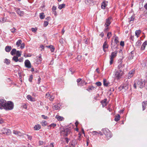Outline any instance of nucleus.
Wrapping results in <instances>:
<instances>
[{
	"label": "nucleus",
	"instance_id": "obj_1",
	"mask_svg": "<svg viewBox=\"0 0 147 147\" xmlns=\"http://www.w3.org/2000/svg\"><path fill=\"white\" fill-rule=\"evenodd\" d=\"M70 129L67 128H63L61 129L60 133L61 135L66 137L70 133Z\"/></svg>",
	"mask_w": 147,
	"mask_h": 147
},
{
	"label": "nucleus",
	"instance_id": "obj_2",
	"mask_svg": "<svg viewBox=\"0 0 147 147\" xmlns=\"http://www.w3.org/2000/svg\"><path fill=\"white\" fill-rule=\"evenodd\" d=\"M13 102L11 101L7 102L6 106L4 107V109L6 110H11L13 108Z\"/></svg>",
	"mask_w": 147,
	"mask_h": 147
},
{
	"label": "nucleus",
	"instance_id": "obj_3",
	"mask_svg": "<svg viewBox=\"0 0 147 147\" xmlns=\"http://www.w3.org/2000/svg\"><path fill=\"white\" fill-rule=\"evenodd\" d=\"M123 74V72L121 70L116 71L115 74V76L117 80L120 79Z\"/></svg>",
	"mask_w": 147,
	"mask_h": 147
},
{
	"label": "nucleus",
	"instance_id": "obj_4",
	"mask_svg": "<svg viewBox=\"0 0 147 147\" xmlns=\"http://www.w3.org/2000/svg\"><path fill=\"white\" fill-rule=\"evenodd\" d=\"M117 51H115L114 52H112L111 53V55L110 56V64H112L113 62V59L117 56Z\"/></svg>",
	"mask_w": 147,
	"mask_h": 147
},
{
	"label": "nucleus",
	"instance_id": "obj_5",
	"mask_svg": "<svg viewBox=\"0 0 147 147\" xmlns=\"http://www.w3.org/2000/svg\"><path fill=\"white\" fill-rule=\"evenodd\" d=\"M137 82L138 86H139V88H142L144 86L146 82L145 80H138Z\"/></svg>",
	"mask_w": 147,
	"mask_h": 147
},
{
	"label": "nucleus",
	"instance_id": "obj_6",
	"mask_svg": "<svg viewBox=\"0 0 147 147\" xmlns=\"http://www.w3.org/2000/svg\"><path fill=\"white\" fill-rule=\"evenodd\" d=\"M45 96L46 98H48L49 96V98L50 101H53L55 98L54 96L53 95V94H51V93L48 92Z\"/></svg>",
	"mask_w": 147,
	"mask_h": 147
},
{
	"label": "nucleus",
	"instance_id": "obj_7",
	"mask_svg": "<svg viewBox=\"0 0 147 147\" xmlns=\"http://www.w3.org/2000/svg\"><path fill=\"white\" fill-rule=\"evenodd\" d=\"M7 102L4 100H0V105L1 107H0V109H3L2 107H3L4 109V107H5V106H6Z\"/></svg>",
	"mask_w": 147,
	"mask_h": 147
},
{
	"label": "nucleus",
	"instance_id": "obj_8",
	"mask_svg": "<svg viewBox=\"0 0 147 147\" xmlns=\"http://www.w3.org/2000/svg\"><path fill=\"white\" fill-rule=\"evenodd\" d=\"M1 131L3 134H5L6 135H9L11 134V131L9 129L4 128Z\"/></svg>",
	"mask_w": 147,
	"mask_h": 147
},
{
	"label": "nucleus",
	"instance_id": "obj_9",
	"mask_svg": "<svg viewBox=\"0 0 147 147\" xmlns=\"http://www.w3.org/2000/svg\"><path fill=\"white\" fill-rule=\"evenodd\" d=\"M128 86L127 84H124L120 86L118 88V89L120 90H121L122 89H124V91H125V90L128 89Z\"/></svg>",
	"mask_w": 147,
	"mask_h": 147
},
{
	"label": "nucleus",
	"instance_id": "obj_10",
	"mask_svg": "<svg viewBox=\"0 0 147 147\" xmlns=\"http://www.w3.org/2000/svg\"><path fill=\"white\" fill-rule=\"evenodd\" d=\"M111 17H109L106 19V22L105 24V27H108L111 24Z\"/></svg>",
	"mask_w": 147,
	"mask_h": 147
},
{
	"label": "nucleus",
	"instance_id": "obj_11",
	"mask_svg": "<svg viewBox=\"0 0 147 147\" xmlns=\"http://www.w3.org/2000/svg\"><path fill=\"white\" fill-rule=\"evenodd\" d=\"M118 45L116 44V43L112 42L111 45L112 51H113L114 49H117Z\"/></svg>",
	"mask_w": 147,
	"mask_h": 147
},
{
	"label": "nucleus",
	"instance_id": "obj_12",
	"mask_svg": "<svg viewBox=\"0 0 147 147\" xmlns=\"http://www.w3.org/2000/svg\"><path fill=\"white\" fill-rule=\"evenodd\" d=\"M24 63L25 66L26 67L28 68H30L31 67V64L30 61L28 60H26Z\"/></svg>",
	"mask_w": 147,
	"mask_h": 147
},
{
	"label": "nucleus",
	"instance_id": "obj_13",
	"mask_svg": "<svg viewBox=\"0 0 147 147\" xmlns=\"http://www.w3.org/2000/svg\"><path fill=\"white\" fill-rule=\"evenodd\" d=\"M42 60L41 56L40 55L39 56L37 57L36 61V63L37 64H39L41 63Z\"/></svg>",
	"mask_w": 147,
	"mask_h": 147
},
{
	"label": "nucleus",
	"instance_id": "obj_14",
	"mask_svg": "<svg viewBox=\"0 0 147 147\" xmlns=\"http://www.w3.org/2000/svg\"><path fill=\"white\" fill-rule=\"evenodd\" d=\"M147 45V41H145L141 45L140 48V50L142 51L144 50L145 49L146 45Z\"/></svg>",
	"mask_w": 147,
	"mask_h": 147
},
{
	"label": "nucleus",
	"instance_id": "obj_15",
	"mask_svg": "<svg viewBox=\"0 0 147 147\" xmlns=\"http://www.w3.org/2000/svg\"><path fill=\"white\" fill-rule=\"evenodd\" d=\"M119 65L118 66V69L119 70H121L122 68V59H119L118 61Z\"/></svg>",
	"mask_w": 147,
	"mask_h": 147
},
{
	"label": "nucleus",
	"instance_id": "obj_16",
	"mask_svg": "<svg viewBox=\"0 0 147 147\" xmlns=\"http://www.w3.org/2000/svg\"><path fill=\"white\" fill-rule=\"evenodd\" d=\"M13 133L16 134L18 135V136H23V134L22 133L20 132L19 131H16L15 130H13Z\"/></svg>",
	"mask_w": 147,
	"mask_h": 147
},
{
	"label": "nucleus",
	"instance_id": "obj_17",
	"mask_svg": "<svg viewBox=\"0 0 147 147\" xmlns=\"http://www.w3.org/2000/svg\"><path fill=\"white\" fill-rule=\"evenodd\" d=\"M147 105V101H144L142 102V106L143 111H144L146 109Z\"/></svg>",
	"mask_w": 147,
	"mask_h": 147
},
{
	"label": "nucleus",
	"instance_id": "obj_18",
	"mask_svg": "<svg viewBox=\"0 0 147 147\" xmlns=\"http://www.w3.org/2000/svg\"><path fill=\"white\" fill-rule=\"evenodd\" d=\"M16 11L18 14L20 16H23L24 14V12L22 11H20L19 8H17L16 9Z\"/></svg>",
	"mask_w": 147,
	"mask_h": 147
},
{
	"label": "nucleus",
	"instance_id": "obj_19",
	"mask_svg": "<svg viewBox=\"0 0 147 147\" xmlns=\"http://www.w3.org/2000/svg\"><path fill=\"white\" fill-rule=\"evenodd\" d=\"M134 71L133 70H131L129 71L128 75V78L129 79L131 78L133 76L134 74Z\"/></svg>",
	"mask_w": 147,
	"mask_h": 147
},
{
	"label": "nucleus",
	"instance_id": "obj_20",
	"mask_svg": "<svg viewBox=\"0 0 147 147\" xmlns=\"http://www.w3.org/2000/svg\"><path fill=\"white\" fill-rule=\"evenodd\" d=\"M107 99H104L103 100L101 101V103L103 107H104L107 105Z\"/></svg>",
	"mask_w": 147,
	"mask_h": 147
},
{
	"label": "nucleus",
	"instance_id": "obj_21",
	"mask_svg": "<svg viewBox=\"0 0 147 147\" xmlns=\"http://www.w3.org/2000/svg\"><path fill=\"white\" fill-rule=\"evenodd\" d=\"M97 87L96 86V87H94L93 86H89L88 87V89H87L86 90L90 92V90H94V89H96Z\"/></svg>",
	"mask_w": 147,
	"mask_h": 147
},
{
	"label": "nucleus",
	"instance_id": "obj_22",
	"mask_svg": "<svg viewBox=\"0 0 147 147\" xmlns=\"http://www.w3.org/2000/svg\"><path fill=\"white\" fill-rule=\"evenodd\" d=\"M109 45L107 44V42L105 41L103 45V49L104 51L105 52V49L106 48H107L108 47Z\"/></svg>",
	"mask_w": 147,
	"mask_h": 147
},
{
	"label": "nucleus",
	"instance_id": "obj_23",
	"mask_svg": "<svg viewBox=\"0 0 147 147\" xmlns=\"http://www.w3.org/2000/svg\"><path fill=\"white\" fill-rule=\"evenodd\" d=\"M141 32V31L140 30H136L135 32V36H136L137 38L139 37Z\"/></svg>",
	"mask_w": 147,
	"mask_h": 147
},
{
	"label": "nucleus",
	"instance_id": "obj_24",
	"mask_svg": "<svg viewBox=\"0 0 147 147\" xmlns=\"http://www.w3.org/2000/svg\"><path fill=\"white\" fill-rule=\"evenodd\" d=\"M85 2L87 5H91V2L94 5V2L92 1H91V0H85Z\"/></svg>",
	"mask_w": 147,
	"mask_h": 147
},
{
	"label": "nucleus",
	"instance_id": "obj_25",
	"mask_svg": "<svg viewBox=\"0 0 147 147\" xmlns=\"http://www.w3.org/2000/svg\"><path fill=\"white\" fill-rule=\"evenodd\" d=\"M46 47L47 48H50L51 52H53L54 51L55 48L53 45H51L49 46H47Z\"/></svg>",
	"mask_w": 147,
	"mask_h": 147
},
{
	"label": "nucleus",
	"instance_id": "obj_26",
	"mask_svg": "<svg viewBox=\"0 0 147 147\" xmlns=\"http://www.w3.org/2000/svg\"><path fill=\"white\" fill-rule=\"evenodd\" d=\"M109 84V82H107L106 79H103V85L104 86H107Z\"/></svg>",
	"mask_w": 147,
	"mask_h": 147
},
{
	"label": "nucleus",
	"instance_id": "obj_27",
	"mask_svg": "<svg viewBox=\"0 0 147 147\" xmlns=\"http://www.w3.org/2000/svg\"><path fill=\"white\" fill-rule=\"evenodd\" d=\"M55 117L58 121H61L64 119V118L63 117L58 115H57Z\"/></svg>",
	"mask_w": 147,
	"mask_h": 147
},
{
	"label": "nucleus",
	"instance_id": "obj_28",
	"mask_svg": "<svg viewBox=\"0 0 147 147\" xmlns=\"http://www.w3.org/2000/svg\"><path fill=\"white\" fill-rule=\"evenodd\" d=\"M60 107V105L58 104L57 105H55L53 107V108L54 110H58L59 109Z\"/></svg>",
	"mask_w": 147,
	"mask_h": 147
},
{
	"label": "nucleus",
	"instance_id": "obj_29",
	"mask_svg": "<svg viewBox=\"0 0 147 147\" xmlns=\"http://www.w3.org/2000/svg\"><path fill=\"white\" fill-rule=\"evenodd\" d=\"M11 49V47L9 46H6L5 49V50L7 52H9Z\"/></svg>",
	"mask_w": 147,
	"mask_h": 147
},
{
	"label": "nucleus",
	"instance_id": "obj_30",
	"mask_svg": "<svg viewBox=\"0 0 147 147\" xmlns=\"http://www.w3.org/2000/svg\"><path fill=\"white\" fill-rule=\"evenodd\" d=\"M141 43L142 42L140 40H138L136 43L135 46L137 47H139L141 45Z\"/></svg>",
	"mask_w": 147,
	"mask_h": 147
},
{
	"label": "nucleus",
	"instance_id": "obj_31",
	"mask_svg": "<svg viewBox=\"0 0 147 147\" xmlns=\"http://www.w3.org/2000/svg\"><path fill=\"white\" fill-rule=\"evenodd\" d=\"M102 131L104 133V134L105 135H106L108 133L110 132V131L108 129H102Z\"/></svg>",
	"mask_w": 147,
	"mask_h": 147
},
{
	"label": "nucleus",
	"instance_id": "obj_32",
	"mask_svg": "<svg viewBox=\"0 0 147 147\" xmlns=\"http://www.w3.org/2000/svg\"><path fill=\"white\" fill-rule=\"evenodd\" d=\"M16 50L15 49H12L11 51V54L12 55H14L16 54V53L17 52Z\"/></svg>",
	"mask_w": 147,
	"mask_h": 147
},
{
	"label": "nucleus",
	"instance_id": "obj_33",
	"mask_svg": "<svg viewBox=\"0 0 147 147\" xmlns=\"http://www.w3.org/2000/svg\"><path fill=\"white\" fill-rule=\"evenodd\" d=\"M40 128L41 126L39 124L35 125L34 127V128L35 130H38L40 129Z\"/></svg>",
	"mask_w": 147,
	"mask_h": 147
},
{
	"label": "nucleus",
	"instance_id": "obj_34",
	"mask_svg": "<svg viewBox=\"0 0 147 147\" xmlns=\"http://www.w3.org/2000/svg\"><path fill=\"white\" fill-rule=\"evenodd\" d=\"M120 116L119 114L116 115L115 117V120L116 121H118L120 119Z\"/></svg>",
	"mask_w": 147,
	"mask_h": 147
},
{
	"label": "nucleus",
	"instance_id": "obj_35",
	"mask_svg": "<svg viewBox=\"0 0 147 147\" xmlns=\"http://www.w3.org/2000/svg\"><path fill=\"white\" fill-rule=\"evenodd\" d=\"M105 135L106 136V137L108 139H110L112 136L111 134L110 131L109 133H108Z\"/></svg>",
	"mask_w": 147,
	"mask_h": 147
},
{
	"label": "nucleus",
	"instance_id": "obj_36",
	"mask_svg": "<svg viewBox=\"0 0 147 147\" xmlns=\"http://www.w3.org/2000/svg\"><path fill=\"white\" fill-rule=\"evenodd\" d=\"M27 98L29 100L31 101H34V98H32V96L30 95H28L27 96Z\"/></svg>",
	"mask_w": 147,
	"mask_h": 147
},
{
	"label": "nucleus",
	"instance_id": "obj_37",
	"mask_svg": "<svg viewBox=\"0 0 147 147\" xmlns=\"http://www.w3.org/2000/svg\"><path fill=\"white\" fill-rule=\"evenodd\" d=\"M18 57L17 56H14L12 58V60L14 61H15V62H17L18 61Z\"/></svg>",
	"mask_w": 147,
	"mask_h": 147
},
{
	"label": "nucleus",
	"instance_id": "obj_38",
	"mask_svg": "<svg viewBox=\"0 0 147 147\" xmlns=\"http://www.w3.org/2000/svg\"><path fill=\"white\" fill-rule=\"evenodd\" d=\"M22 40H19L16 42V45L17 47H19L20 45L22 44Z\"/></svg>",
	"mask_w": 147,
	"mask_h": 147
},
{
	"label": "nucleus",
	"instance_id": "obj_39",
	"mask_svg": "<svg viewBox=\"0 0 147 147\" xmlns=\"http://www.w3.org/2000/svg\"><path fill=\"white\" fill-rule=\"evenodd\" d=\"M21 53L22 52L21 51H17L16 54V56L18 57H20L21 55Z\"/></svg>",
	"mask_w": 147,
	"mask_h": 147
},
{
	"label": "nucleus",
	"instance_id": "obj_40",
	"mask_svg": "<svg viewBox=\"0 0 147 147\" xmlns=\"http://www.w3.org/2000/svg\"><path fill=\"white\" fill-rule=\"evenodd\" d=\"M65 4H62L59 5L58 8L60 9H61L62 8H64L65 7Z\"/></svg>",
	"mask_w": 147,
	"mask_h": 147
},
{
	"label": "nucleus",
	"instance_id": "obj_41",
	"mask_svg": "<svg viewBox=\"0 0 147 147\" xmlns=\"http://www.w3.org/2000/svg\"><path fill=\"white\" fill-rule=\"evenodd\" d=\"M115 42V43H116V44L118 45V43L119 42V41H118V38L117 36L115 37V38L114 39V42Z\"/></svg>",
	"mask_w": 147,
	"mask_h": 147
},
{
	"label": "nucleus",
	"instance_id": "obj_42",
	"mask_svg": "<svg viewBox=\"0 0 147 147\" xmlns=\"http://www.w3.org/2000/svg\"><path fill=\"white\" fill-rule=\"evenodd\" d=\"M106 6V5L105 2V1H104V2H103V3H102L101 6L102 8L103 9H105V8Z\"/></svg>",
	"mask_w": 147,
	"mask_h": 147
},
{
	"label": "nucleus",
	"instance_id": "obj_43",
	"mask_svg": "<svg viewBox=\"0 0 147 147\" xmlns=\"http://www.w3.org/2000/svg\"><path fill=\"white\" fill-rule=\"evenodd\" d=\"M44 14L43 13H40V17L41 19H42L44 18L45 16Z\"/></svg>",
	"mask_w": 147,
	"mask_h": 147
},
{
	"label": "nucleus",
	"instance_id": "obj_44",
	"mask_svg": "<svg viewBox=\"0 0 147 147\" xmlns=\"http://www.w3.org/2000/svg\"><path fill=\"white\" fill-rule=\"evenodd\" d=\"M81 79L80 78L78 79L77 80V82L78 83V86H82V85L80 83V82L81 81Z\"/></svg>",
	"mask_w": 147,
	"mask_h": 147
},
{
	"label": "nucleus",
	"instance_id": "obj_45",
	"mask_svg": "<svg viewBox=\"0 0 147 147\" xmlns=\"http://www.w3.org/2000/svg\"><path fill=\"white\" fill-rule=\"evenodd\" d=\"M134 87L135 89H136L137 88H139V86H138V84H137V83L135 82L134 84Z\"/></svg>",
	"mask_w": 147,
	"mask_h": 147
},
{
	"label": "nucleus",
	"instance_id": "obj_46",
	"mask_svg": "<svg viewBox=\"0 0 147 147\" xmlns=\"http://www.w3.org/2000/svg\"><path fill=\"white\" fill-rule=\"evenodd\" d=\"M10 61L8 59H6L5 60V62L7 64H9L10 63Z\"/></svg>",
	"mask_w": 147,
	"mask_h": 147
},
{
	"label": "nucleus",
	"instance_id": "obj_47",
	"mask_svg": "<svg viewBox=\"0 0 147 147\" xmlns=\"http://www.w3.org/2000/svg\"><path fill=\"white\" fill-rule=\"evenodd\" d=\"M96 84L98 86H100L102 84L100 82H98L96 83Z\"/></svg>",
	"mask_w": 147,
	"mask_h": 147
},
{
	"label": "nucleus",
	"instance_id": "obj_48",
	"mask_svg": "<svg viewBox=\"0 0 147 147\" xmlns=\"http://www.w3.org/2000/svg\"><path fill=\"white\" fill-rule=\"evenodd\" d=\"M72 142L73 143L72 144V145H75L77 143V141L76 140H74L72 141Z\"/></svg>",
	"mask_w": 147,
	"mask_h": 147
},
{
	"label": "nucleus",
	"instance_id": "obj_49",
	"mask_svg": "<svg viewBox=\"0 0 147 147\" xmlns=\"http://www.w3.org/2000/svg\"><path fill=\"white\" fill-rule=\"evenodd\" d=\"M111 36V32H109L107 33V36L108 38L109 39Z\"/></svg>",
	"mask_w": 147,
	"mask_h": 147
},
{
	"label": "nucleus",
	"instance_id": "obj_50",
	"mask_svg": "<svg viewBox=\"0 0 147 147\" xmlns=\"http://www.w3.org/2000/svg\"><path fill=\"white\" fill-rule=\"evenodd\" d=\"M20 45L21 46L20 47V48L21 49H22L24 48L25 47V44L24 43H22Z\"/></svg>",
	"mask_w": 147,
	"mask_h": 147
},
{
	"label": "nucleus",
	"instance_id": "obj_51",
	"mask_svg": "<svg viewBox=\"0 0 147 147\" xmlns=\"http://www.w3.org/2000/svg\"><path fill=\"white\" fill-rule=\"evenodd\" d=\"M31 30L33 32H35L37 31V28H31Z\"/></svg>",
	"mask_w": 147,
	"mask_h": 147
},
{
	"label": "nucleus",
	"instance_id": "obj_52",
	"mask_svg": "<svg viewBox=\"0 0 147 147\" xmlns=\"http://www.w3.org/2000/svg\"><path fill=\"white\" fill-rule=\"evenodd\" d=\"M56 125V124H55V123H53L51 124L50 125L49 127H55Z\"/></svg>",
	"mask_w": 147,
	"mask_h": 147
},
{
	"label": "nucleus",
	"instance_id": "obj_53",
	"mask_svg": "<svg viewBox=\"0 0 147 147\" xmlns=\"http://www.w3.org/2000/svg\"><path fill=\"white\" fill-rule=\"evenodd\" d=\"M133 56L132 55V52H131V54L129 55V56L128 58L130 59H133Z\"/></svg>",
	"mask_w": 147,
	"mask_h": 147
},
{
	"label": "nucleus",
	"instance_id": "obj_54",
	"mask_svg": "<svg viewBox=\"0 0 147 147\" xmlns=\"http://www.w3.org/2000/svg\"><path fill=\"white\" fill-rule=\"evenodd\" d=\"M130 20H129L130 22H131V21H133L134 20V16H132L130 18Z\"/></svg>",
	"mask_w": 147,
	"mask_h": 147
},
{
	"label": "nucleus",
	"instance_id": "obj_55",
	"mask_svg": "<svg viewBox=\"0 0 147 147\" xmlns=\"http://www.w3.org/2000/svg\"><path fill=\"white\" fill-rule=\"evenodd\" d=\"M16 30V29L14 28H13L11 30V32L12 33L15 32Z\"/></svg>",
	"mask_w": 147,
	"mask_h": 147
},
{
	"label": "nucleus",
	"instance_id": "obj_56",
	"mask_svg": "<svg viewBox=\"0 0 147 147\" xmlns=\"http://www.w3.org/2000/svg\"><path fill=\"white\" fill-rule=\"evenodd\" d=\"M24 56L25 57H31V56H32L30 54H24Z\"/></svg>",
	"mask_w": 147,
	"mask_h": 147
},
{
	"label": "nucleus",
	"instance_id": "obj_57",
	"mask_svg": "<svg viewBox=\"0 0 147 147\" xmlns=\"http://www.w3.org/2000/svg\"><path fill=\"white\" fill-rule=\"evenodd\" d=\"M64 40L63 38H61L59 40V42L61 44H63L64 43Z\"/></svg>",
	"mask_w": 147,
	"mask_h": 147
},
{
	"label": "nucleus",
	"instance_id": "obj_58",
	"mask_svg": "<svg viewBox=\"0 0 147 147\" xmlns=\"http://www.w3.org/2000/svg\"><path fill=\"white\" fill-rule=\"evenodd\" d=\"M44 26L45 27L47 26L48 24V22L47 21H45L44 23Z\"/></svg>",
	"mask_w": 147,
	"mask_h": 147
},
{
	"label": "nucleus",
	"instance_id": "obj_59",
	"mask_svg": "<svg viewBox=\"0 0 147 147\" xmlns=\"http://www.w3.org/2000/svg\"><path fill=\"white\" fill-rule=\"evenodd\" d=\"M32 75H31L30 76V77L29 78V80L30 82H31L32 81Z\"/></svg>",
	"mask_w": 147,
	"mask_h": 147
},
{
	"label": "nucleus",
	"instance_id": "obj_60",
	"mask_svg": "<svg viewBox=\"0 0 147 147\" xmlns=\"http://www.w3.org/2000/svg\"><path fill=\"white\" fill-rule=\"evenodd\" d=\"M38 81L37 82V84H39L40 82V81L41 80V78L39 76H38Z\"/></svg>",
	"mask_w": 147,
	"mask_h": 147
},
{
	"label": "nucleus",
	"instance_id": "obj_61",
	"mask_svg": "<svg viewBox=\"0 0 147 147\" xmlns=\"http://www.w3.org/2000/svg\"><path fill=\"white\" fill-rule=\"evenodd\" d=\"M130 39L132 40V41H134V36L131 35V36L130 37Z\"/></svg>",
	"mask_w": 147,
	"mask_h": 147
},
{
	"label": "nucleus",
	"instance_id": "obj_62",
	"mask_svg": "<svg viewBox=\"0 0 147 147\" xmlns=\"http://www.w3.org/2000/svg\"><path fill=\"white\" fill-rule=\"evenodd\" d=\"M42 117L45 119H47L48 118L47 116H45V115H42Z\"/></svg>",
	"mask_w": 147,
	"mask_h": 147
},
{
	"label": "nucleus",
	"instance_id": "obj_63",
	"mask_svg": "<svg viewBox=\"0 0 147 147\" xmlns=\"http://www.w3.org/2000/svg\"><path fill=\"white\" fill-rule=\"evenodd\" d=\"M18 61L20 62H22L23 61V58H20L19 59H18Z\"/></svg>",
	"mask_w": 147,
	"mask_h": 147
},
{
	"label": "nucleus",
	"instance_id": "obj_64",
	"mask_svg": "<svg viewBox=\"0 0 147 147\" xmlns=\"http://www.w3.org/2000/svg\"><path fill=\"white\" fill-rule=\"evenodd\" d=\"M120 45L121 46H123L124 45V42L122 41H121L120 43Z\"/></svg>",
	"mask_w": 147,
	"mask_h": 147
}]
</instances>
